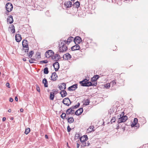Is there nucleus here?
Here are the masks:
<instances>
[{"label": "nucleus", "instance_id": "nucleus-1", "mask_svg": "<svg viewBox=\"0 0 148 148\" xmlns=\"http://www.w3.org/2000/svg\"><path fill=\"white\" fill-rule=\"evenodd\" d=\"M88 140L87 135H84L80 138V141L82 143L83 145L84 146H88L90 143L88 141H86Z\"/></svg>", "mask_w": 148, "mask_h": 148}, {"label": "nucleus", "instance_id": "nucleus-2", "mask_svg": "<svg viewBox=\"0 0 148 148\" xmlns=\"http://www.w3.org/2000/svg\"><path fill=\"white\" fill-rule=\"evenodd\" d=\"M66 45L67 44L65 43L64 41H62L60 43L59 46V51L60 52H62L67 51L68 48Z\"/></svg>", "mask_w": 148, "mask_h": 148}, {"label": "nucleus", "instance_id": "nucleus-3", "mask_svg": "<svg viewBox=\"0 0 148 148\" xmlns=\"http://www.w3.org/2000/svg\"><path fill=\"white\" fill-rule=\"evenodd\" d=\"M124 112H122L121 114L120 115V118L118 119L117 122L118 123H120L123 122H124L127 119V116L125 115Z\"/></svg>", "mask_w": 148, "mask_h": 148}, {"label": "nucleus", "instance_id": "nucleus-4", "mask_svg": "<svg viewBox=\"0 0 148 148\" xmlns=\"http://www.w3.org/2000/svg\"><path fill=\"white\" fill-rule=\"evenodd\" d=\"M5 8L6 10L8 12H10L12 10L13 8V5L11 3H8L6 4Z\"/></svg>", "mask_w": 148, "mask_h": 148}, {"label": "nucleus", "instance_id": "nucleus-5", "mask_svg": "<svg viewBox=\"0 0 148 148\" xmlns=\"http://www.w3.org/2000/svg\"><path fill=\"white\" fill-rule=\"evenodd\" d=\"M54 52L51 50H49L47 51L45 54V56L47 58H49L52 57V56L54 55Z\"/></svg>", "mask_w": 148, "mask_h": 148}, {"label": "nucleus", "instance_id": "nucleus-6", "mask_svg": "<svg viewBox=\"0 0 148 148\" xmlns=\"http://www.w3.org/2000/svg\"><path fill=\"white\" fill-rule=\"evenodd\" d=\"M22 45L25 49V50H27L29 49L28 43L26 40H24L22 42Z\"/></svg>", "mask_w": 148, "mask_h": 148}, {"label": "nucleus", "instance_id": "nucleus-7", "mask_svg": "<svg viewBox=\"0 0 148 148\" xmlns=\"http://www.w3.org/2000/svg\"><path fill=\"white\" fill-rule=\"evenodd\" d=\"M63 103L64 104L68 106L71 104L70 100L68 98H64L63 101Z\"/></svg>", "mask_w": 148, "mask_h": 148}, {"label": "nucleus", "instance_id": "nucleus-8", "mask_svg": "<svg viewBox=\"0 0 148 148\" xmlns=\"http://www.w3.org/2000/svg\"><path fill=\"white\" fill-rule=\"evenodd\" d=\"M82 39L79 36L76 37L74 39V41L75 44H79L82 41Z\"/></svg>", "mask_w": 148, "mask_h": 148}, {"label": "nucleus", "instance_id": "nucleus-9", "mask_svg": "<svg viewBox=\"0 0 148 148\" xmlns=\"http://www.w3.org/2000/svg\"><path fill=\"white\" fill-rule=\"evenodd\" d=\"M86 85H84L85 86H96L97 84V82H94V83L92 82H88L86 83Z\"/></svg>", "mask_w": 148, "mask_h": 148}, {"label": "nucleus", "instance_id": "nucleus-10", "mask_svg": "<svg viewBox=\"0 0 148 148\" xmlns=\"http://www.w3.org/2000/svg\"><path fill=\"white\" fill-rule=\"evenodd\" d=\"M53 66L55 69V71H57L60 67L59 64L57 62H56L53 64Z\"/></svg>", "mask_w": 148, "mask_h": 148}, {"label": "nucleus", "instance_id": "nucleus-11", "mask_svg": "<svg viewBox=\"0 0 148 148\" xmlns=\"http://www.w3.org/2000/svg\"><path fill=\"white\" fill-rule=\"evenodd\" d=\"M74 112L75 110H73L72 107L68 109L66 111V114H74Z\"/></svg>", "mask_w": 148, "mask_h": 148}, {"label": "nucleus", "instance_id": "nucleus-12", "mask_svg": "<svg viewBox=\"0 0 148 148\" xmlns=\"http://www.w3.org/2000/svg\"><path fill=\"white\" fill-rule=\"evenodd\" d=\"M77 85L76 84L73 85L69 87L68 88V90L70 91L75 90L77 87Z\"/></svg>", "mask_w": 148, "mask_h": 148}, {"label": "nucleus", "instance_id": "nucleus-13", "mask_svg": "<svg viewBox=\"0 0 148 148\" xmlns=\"http://www.w3.org/2000/svg\"><path fill=\"white\" fill-rule=\"evenodd\" d=\"M86 42L88 44H91V45L92 46H95V45L96 46L97 45V44L96 43L92 41V40H91L89 38H87L86 39Z\"/></svg>", "mask_w": 148, "mask_h": 148}, {"label": "nucleus", "instance_id": "nucleus-14", "mask_svg": "<svg viewBox=\"0 0 148 148\" xmlns=\"http://www.w3.org/2000/svg\"><path fill=\"white\" fill-rule=\"evenodd\" d=\"M51 79L53 81H56L57 78V75L55 72H54L51 75Z\"/></svg>", "mask_w": 148, "mask_h": 148}, {"label": "nucleus", "instance_id": "nucleus-15", "mask_svg": "<svg viewBox=\"0 0 148 148\" xmlns=\"http://www.w3.org/2000/svg\"><path fill=\"white\" fill-rule=\"evenodd\" d=\"M22 39L21 36L20 34H17L15 35V40L16 42H20Z\"/></svg>", "mask_w": 148, "mask_h": 148}, {"label": "nucleus", "instance_id": "nucleus-16", "mask_svg": "<svg viewBox=\"0 0 148 148\" xmlns=\"http://www.w3.org/2000/svg\"><path fill=\"white\" fill-rule=\"evenodd\" d=\"M99 76L98 75H94L91 79V81L92 83L94 82H97L96 81L97 79L99 78Z\"/></svg>", "mask_w": 148, "mask_h": 148}, {"label": "nucleus", "instance_id": "nucleus-17", "mask_svg": "<svg viewBox=\"0 0 148 148\" xmlns=\"http://www.w3.org/2000/svg\"><path fill=\"white\" fill-rule=\"evenodd\" d=\"M71 58V56L69 53H66L64 54L63 56V58L65 60H68Z\"/></svg>", "mask_w": 148, "mask_h": 148}, {"label": "nucleus", "instance_id": "nucleus-18", "mask_svg": "<svg viewBox=\"0 0 148 148\" xmlns=\"http://www.w3.org/2000/svg\"><path fill=\"white\" fill-rule=\"evenodd\" d=\"M73 40V38L72 37H69L67 40H64L65 42V43L67 45H68L69 43L72 42Z\"/></svg>", "mask_w": 148, "mask_h": 148}, {"label": "nucleus", "instance_id": "nucleus-19", "mask_svg": "<svg viewBox=\"0 0 148 148\" xmlns=\"http://www.w3.org/2000/svg\"><path fill=\"white\" fill-rule=\"evenodd\" d=\"M76 44V45L71 47V49L72 51L78 50L80 49V47L79 45H78L77 44Z\"/></svg>", "mask_w": 148, "mask_h": 148}, {"label": "nucleus", "instance_id": "nucleus-20", "mask_svg": "<svg viewBox=\"0 0 148 148\" xmlns=\"http://www.w3.org/2000/svg\"><path fill=\"white\" fill-rule=\"evenodd\" d=\"M83 110L82 108H80L75 112V114L77 115H79L82 114L83 112Z\"/></svg>", "mask_w": 148, "mask_h": 148}, {"label": "nucleus", "instance_id": "nucleus-21", "mask_svg": "<svg viewBox=\"0 0 148 148\" xmlns=\"http://www.w3.org/2000/svg\"><path fill=\"white\" fill-rule=\"evenodd\" d=\"M60 56L58 54H56L52 56L51 58L53 60L56 61H57L60 58Z\"/></svg>", "mask_w": 148, "mask_h": 148}, {"label": "nucleus", "instance_id": "nucleus-22", "mask_svg": "<svg viewBox=\"0 0 148 148\" xmlns=\"http://www.w3.org/2000/svg\"><path fill=\"white\" fill-rule=\"evenodd\" d=\"M59 89L61 90H64L66 88V84L65 83H63L60 85L59 86Z\"/></svg>", "mask_w": 148, "mask_h": 148}, {"label": "nucleus", "instance_id": "nucleus-23", "mask_svg": "<svg viewBox=\"0 0 148 148\" xmlns=\"http://www.w3.org/2000/svg\"><path fill=\"white\" fill-rule=\"evenodd\" d=\"M72 4V2L70 1H67L64 3V5L67 8L71 7Z\"/></svg>", "mask_w": 148, "mask_h": 148}, {"label": "nucleus", "instance_id": "nucleus-24", "mask_svg": "<svg viewBox=\"0 0 148 148\" xmlns=\"http://www.w3.org/2000/svg\"><path fill=\"white\" fill-rule=\"evenodd\" d=\"M94 128V127L93 126H90V127L87 129V132L88 133H89L91 132H92L94 131L95 130Z\"/></svg>", "mask_w": 148, "mask_h": 148}, {"label": "nucleus", "instance_id": "nucleus-25", "mask_svg": "<svg viewBox=\"0 0 148 148\" xmlns=\"http://www.w3.org/2000/svg\"><path fill=\"white\" fill-rule=\"evenodd\" d=\"M88 81V80L87 79H85L82 81H80L79 82V83L80 84H81V86H85L84 85H86V84H87L86 83Z\"/></svg>", "mask_w": 148, "mask_h": 148}, {"label": "nucleus", "instance_id": "nucleus-26", "mask_svg": "<svg viewBox=\"0 0 148 148\" xmlns=\"http://www.w3.org/2000/svg\"><path fill=\"white\" fill-rule=\"evenodd\" d=\"M7 21L9 22L10 24H11L13 23V20L12 16L10 15L8 17V18L7 19Z\"/></svg>", "mask_w": 148, "mask_h": 148}, {"label": "nucleus", "instance_id": "nucleus-27", "mask_svg": "<svg viewBox=\"0 0 148 148\" xmlns=\"http://www.w3.org/2000/svg\"><path fill=\"white\" fill-rule=\"evenodd\" d=\"M60 93L61 95V96L62 97H65L67 95V93L64 90H61Z\"/></svg>", "mask_w": 148, "mask_h": 148}, {"label": "nucleus", "instance_id": "nucleus-28", "mask_svg": "<svg viewBox=\"0 0 148 148\" xmlns=\"http://www.w3.org/2000/svg\"><path fill=\"white\" fill-rule=\"evenodd\" d=\"M10 30L11 32L13 33H14L15 32V30L14 26L12 24L11 25L10 27Z\"/></svg>", "mask_w": 148, "mask_h": 148}, {"label": "nucleus", "instance_id": "nucleus-29", "mask_svg": "<svg viewBox=\"0 0 148 148\" xmlns=\"http://www.w3.org/2000/svg\"><path fill=\"white\" fill-rule=\"evenodd\" d=\"M42 83L44 85V86L47 87L48 86L47 81L45 78H44L42 81Z\"/></svg>", "mask_w": 148, "mask_h": 148}, {"label": "nucleus", "instance_id": "nucleus-30", "mask_svg": "<svg viewBox=\"0 0 148 148\" xmlns=\"http://www.w3.org/2000/svg\"><path fill=\"white\" fill-rule=\"evenodd\" d=\"M54 92H51L50 93V99L51 100H53L54 97Z\"/></svg>", "mask_w": 148, "mask_h": 148}, {"label": "nucleus", "instance_id": "nucleus-31", "mask_svg": "<svg viewBox=\"0 0 148 148\" xmlns=\"http://www.w3.org/2000/svg\"><path fill=\"white\" fill-rule=\"evenodd\" d=\"M138 120L137 118H134L133 121V123L132 124V126H134L135 125H136L137 124L138 122Z\"/></svg>", "mask_w": 148, "mask_h": 148}, {"label": "nucleus", "instance_id": "nucleus-32", "mask_svg": "<svg viewBox=\"0 0 148 148\" xmlns=\"http://www.w3.org/2000/svg\"><path fill=\"white\" fill-rule=\"evenodd\" d=\"M68 121L70 123H71L74 121V119L72 117H70L68 119Z\"/></svg>", "mask_w": 148, "mask_h": 148}, {"label": "nucleus", "instance_id": "nucleus-33", "mask_svg": "<svg viewBox=\"0 0 148 148\" xmlns=\"http://www.w3.org/2000/svg\"><path fill=\"white\" fill-rule=\"evenodd\" d=\"M30 131V128H28V127L27 128L25 129V134H27L29 133Z\"/></svg>", "mask_w": 148, "mask_h": 148}, {"label": "nucleus", "instance_id": "nucleus-34", "mask_svg": "<svg viewBox=\"0 0 148 148\" xmlns=\"http://www.w3.org/2000/svg\"><path fill=\"white\" fill-rule=\"evenodd\" d=\"M75 4L76 7L78 8L79 7L80 3L79 1H77L75 3Z\"/></svg>", "mask_w": 148, "mask_h": 148}, {"label": "nucleus", "instance_id": "nucleus-35", "mask_svg": "<svg viewBox=\"0 0 148 148\" xmlns=\"http://www.w3.org/2000/svg\"><path fill=\"white\" fill-rule=\"evenodd\" d=\"M34 52L33 51H30L29 52V54H28V57L30 58H31L34 54Z\"/></svg>", "mask_w": 148, "mask_h": 148}, {"label": "nucleus", "instance_id": "nucleus-36", "mask_svg": "<svg viewBox=\"0 0 148 148\" xmlns=\"http://www.w3.org/2000/svg\"><path fill=\"white\" fill-rule=\"evenodd\" d=\"M89 102L90 101L89 99H87L85 101L84 104L85 105H88L89 104Z\"/></svg>", "mask_w": 148, "mask_h": 148}, {"label": "nucleus", "instance_id": "nucleus-37", "mask_svg": "<svg viewBox=\"0 0 148 148\" xmlns=\"http://www.w3.org/2000/svg\"><path fill=\"white\" fill-rule=\"evenodd\" d=\"M44 72L45 74H47L48 73L49 71L48 68L46 67L44 69Z\"/></svg>", "mask_w": 148, "mask_h": 148}, {"label": "nucleus", "instance_id": "nucleus-38", "mask_svg": "<svg viewBox=\"0 0 148 148\" xmlns=\"http://www.w3.org/2000/svg\"><path fill=\"white\" fill-rule=\"evenodd\" d=\"M116 121V119L115 117H112L111 120L110 122L111 123L114 122Z\"/></svg>", "mask_w": 148, "mask_h": 148}, {"label": "nucleus", "instance_id": "nucleus-39", "mask_svg": "<svg viewBox=\"0 0 148 148\" xmlns=\"http://www.w3.org/2000/svg\"><path fill=\"white\" fill-rule=\"evenodd\" d=\"M36 61V60L34 59L31 58L29 60V61L30 63H32L35 62Z\"/></svg>", "mask_w": 148, "mask_h": 148}, {"label": "nucleus", "instance_id": "nucleus-40", "mask_svg": "<svg viewBox=\"0 0 148 148\" xmlns=\"http://www.w3.org/2000/svg\"><path fill=\"white\" fill-rule=\"evenodd\" d=\"M110 85H111L112 86H114L116 84V82L115 81H113L110 83Z\"/></svg>", "mask_w": 148, "mask_h": 148}, {"label": "nucleus", "instance_id": "nucleus-41", "mask_svg": "<svg viewBox=\"0 0 148 148\" xmlns=\"http://www.w3.org/2000/svg\"><path fill=\"white\" fill-rule=\"evenodd\" d=\"M36 58H37L38 59L39 58H41V56L40 54L39 53H37L36 54Z\"/></svg>", "mask_w": 148, "mask_h": 148}, {"label": "nucleus", "instance_id": "nucleus-42", "mask_svg": "<svg viewBox=\"0 0 148 148\" xmlns=\"http://www.w3.org/2000/svg\"><path fill=\"white\" fill-rule=\"evenodd\" d=\"M110 83H108L106 84L105 85V87L106 88H109L110 87Z\"/></svg>", "mask_w": 148, "mask_h": 148}, {"label": "nucleus", "instance_id": "nucleus-43", "mask_svg": "<svg viewBox=\"0 0 148 148\" xmlns=\"http://www.w3.org/2000/svg\"><path fill=\"white\" fill-rule=\"evenodd\" d=\"M66 114L64 113H63L61 115V117L64 119L66 117Z\"/></svg>", "mask_w": 148, "mask_h": 148}, {"label": "nucleus", "instance_id": "nucleus-44", "mask_svg": "<svg viewBox=\"0 0 148 148\" xmlns=\"http://www.w3.org/2000/svg\"><path fill=\"white\" fill-rule=\"evenodd\" d=\"M117 49V47L116 46H113L112 47V49L113 51H116Z\"/></svg>", "mask_w": 148, "mask_h": 148}, {"label": "nucleus", "instance_id": "nucleus-45", "mask_svg": "<svg viewBox=\"0 0 148 148\" xmlns=\"http://www.w3.org/2000/svg\"><path fill=\"white\" fill-rule=\"evenodd\" d=\"M48 62V61L47 60L41 61L40 62L41 63H47Z\"/></svg>", "mask_w": 148, "mask_h": 148}, {"label": "nucleus", "instance_id": "nucleus-46", "mask_svg": "<svg viewBox=\"0 0 148 148\" xmlns=\"http://www.w3.org/2000/svg\"><path fill=\"white\" fill-rule=\"evenodd\" d=\"M36 90L38 92H40V89L38 86V85H36Z\"/></svg>", "mask_w": 148, "mask_h": 148}, {"label": "nucleus", "instance_id": "nucleus-47", "mask_svg": "<svg viewBox=\"0 0 148 148\" xmlns=\"http://www.w3.org/2000/svg\"><path fill=\"white\" fill-rule=\"evenodd\" d=\"M6 86L7 87H8V88H10V84L8 82L6 83Z\"/></svg>", "mask_w": 148, "mask_h": 148}, {"label": "nucleus", "instance_id": "nucleus-48", "mask_svg": "<svg viewBox=\"0 0 148 148\" xmlns=\"http://www.w3.org/2000/svg\"><path fill=\"white\" fill-rule=\"evenodd\" d=\"M78 107V106L77 105L75 106H73V107H72V108L73 109H75V108H77Z\"/></svg>", "mask_w": 148, "mask_h": 148}, {"label": "nucleus", "instance_id": "nucleus-49", "mask_svg": "<svg viewBox=\"0 0 148 148\" xmlns=\"http://www.w3.org/2000/svg\"><path fill=\"white\" fill-rule=\"evenodd\" d=\"M71 128L69 127V126H68L67 127V131L68 132H70L71 130Z\"/></svg>", "mask_w": 148, "mask_h": 148}, {"label": "nucleus", "instance_id": "nucleus-50", "mask_svg": "<svg viewBox=\"0 0 148 148\" xmlns=\"http://www.w3.org/2000/svg\"><path fill=\"white\" fill-rule=\"evenodd\" d=\"M9 101L10 102H12L13 101V99L12 98H10Z\"/></svg>", "mask_w": 148, "mask_h": 148}, {"label": "nucleus", "instance_id": "nucleus-51", "mask_svg": "<svg viewBox=\"0 0 148 148\" xmlns=\"http://www.w3.org/2000/svg\"><path fill=\"white\" fill-rule=\"evenodd\" d=\"M15 100L16 101H18V98L17 97H15Z\"/></svg>", "mask_w": 148, "mask_h": 148}, {"label": "nucleus", "instance_id": "nucleus-52", "mask_svg": "<svg viewBox=\"0 0 148 148\" xmlns=\"http://www.w3.org/2000/svg\"><path fill=\"white\" fill-rule=\"evenodd\" d=\"M6 119V118L5 117H3L2 119L3 121H5Z\"/></svg>", "mask_w": 148, "mask_h": 148}, {"label": "nucleus", "instance_id": "nucleus-53", "mask_svg": "<svg viewBox=\"0 0 148 148\" xmlns=\"http://www.w3.org/2000/svg\"><path fill=\"white\" fill-rule=\"evenodd\" d=\"M24 111L23 109V108H21L20 110V111L21 112H23Z\"/></svg>", "mask_w": 148, "mask_h": 148}, {"label": "nucleus", "instance_id": "nucleus-54", "mask_svg": "<svg viewBox=\"0 0 148 148\" xmlns=\"http://www.w3.org/2000/svg\"><path fill=\"white\" fill-rule=\"evenodd\" d=\"M77 148H79V145L78 143L77 144Z\"/></svg>", "mask_w": 148, "mask_h": 148}, {"label": "nucleus", "instance_id": "nucleus-55", "mask_svg": "<svg viewBox=\"0 0 148 148\" xmlns=\"http://www.w3.org/2000/svg\"><path fill=\"white\" fill-rule=\"evenodd\" d=\"M45 137L46 138H48V136L47 135H45Z\"/></svg>", "mask_w": 148, "mask_h": 148}, {"label": "nucleus", "instance_id": "nucleus-56", "mask_svg": "<svg viewBox=\"0 0 148 148\" xmlns=\"http://www.w3.org/2000/svg\"><path fill=\"white\" fill-rule=\"evenodd\" d=\"M8 111L9 112H11V109H10L8 110Z\"/></svg>", "mask_w": 148, "mask_h": 148}, {"label": "nucleus", "instance_id": "nucleus-57", "mask_svg": "<svg viewBox=\"0 0 148 148\" xmlns=\"http://www.w3.org/2000/svg\"><path fill=\"white\" fill-rule=\"evenodd\" d=\"M119 125H118V126H117V127H116V129H119Z\"/></svg>", "mask_w": 148, "mask_h": 148}, {"label": "nucleus", "instance_id": "nucleus-58", "mask_svg": "<svg viewBox=\"0 0 148 148\" xmlns=\"http://www.w3.org/2000/svg\"><path fill=\"white\" fill-rule=\"evenodd\" d=\"M23 60L24 61H26V59L25 58H23Z\"/></svg>", "mask_w": 148, "mask_h": 148}, {"label": "nucleus", "instance_id": "nucleus-59", "mask_svg": "<svg viewBox=\"0 0 148 148\" xmlns=\"http://www.w3.org/2000/svg\"><path fill=\"white\" fill-rule=\"evenodd\" d=\"M77 105L78 106V107L79 106V105H80V103H77Z\"/></svg>", "mask_w": 148, "mask_h": 148}, {"label": "nucleus", "instance_id": "nucleus-60", "mask_svg": "<svg viewBox=\"0 0 148 148\" xmlns=\"http://www.w3.org/2000/svg\"><path fill=\"white\" fill-rule=\"evenodd\" d=\"M71 0L72 1H75V0Z\"/></svg>", "mask_w": 148, "mask_h": 148}]
</instances>
